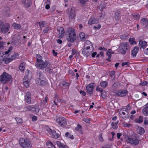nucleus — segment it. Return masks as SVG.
Segmentation results:
<instances>
[{
  "mask_svg": "<svg viewBox=\"0 0 148 148\" xmlns=\"http://www.w3.org/2000/svg\"><path fill=\"white\" fill-rule=\"evenodd\" d=\"M65 36L67 41L73 42L76 39V35L75 29L71 27H68L66 30Z\"/></svg>",
  "mask_w": 148,
  "mask_h": 148,
  "instance_id": "1",
  "label": "nucleus"
},
{
  "mask_svg": "<svg viewBox=\"0 0 148 148\" xmlns=\"http://www.w3.org/2000/svg\"><path fill=\"white\" fill-rule=\"evenodd\" d=\"M126 141L130 145L136 146L139 143L138 135L137 134H133L131 136L127 137Z\"/></svg>",
  "mask_w": 148,
  "mask_h": 148,
  "instance_id": "2",
  "label": "nucleus"
},
{
  "mask_svg": "<svg viewBox=\"0 0 148 148\" xmlns=\"http://www.w3.org/2000/svg\"><path fill=\"white\" fill-rule=\"evenodd\" d=\"M11 76L9 74L4 72L0 77V82L4 84L8 82L12 81Z\"/></svg>",
  "mask_w": 148,
  "mask_h": 148,
  "instance_id": "3",
  "label": "nucleus"
},
{
  "mask_svg": "<svg viewBox=\"0 0 148 148\" xmlns=\"http://www.w3.org/2000/svg\"><path fill=\"white\" fill-rule=\"evenodd\" d=\"M66 12L69 19L72 20L75 18L76 13V9L75 7H72L68 8L67 9Z\"/></svg>",
  "mask_w": 148,
  "mask_h": 148,
  "instance_id": "4",
  "label": "nucleus"
},
{
  "mask_svg": "<svg viewBox=\"0 0 148 148\" xmlns=\"http://www.w3.org/2000/svg\"><path fill=\"white\" fill-rule=\"evenodd\" d=\"M19 143L20 145L23 148H30L32 147L30 142L28 140H25L23 138L20 139Z\"/></svg>",
  "mask_w": 148,
  "mask_h": 148,
  "instance_id": "5",
  "label": "nucleus"
},
{
  "mask_svg": "<svg viewBox=\"0 0 148 148\" xmlns=\"http://www.w3.org/2000/svg\"><path fill=\"white\" fill-rule=\"evenodd\" d=\"M49 62L47 60H43L39 63H36L35 66L36 67L40 70H43L46 68L47 65H49Z\"/></svg>",
  "mask_w": 148,
  "mask_h": 148,
  "instance_id": "6",
  "label": "nucleus"
},
{
  "mask_svg": "<svg viewBox=\"0 0 148 148\" xmlns=\"http://www.w3.org/2000/svg\"><path fill=\"white\" fill-rule=\"evenodd\" d=\"M127 43L124 42L122 43L120 45L119 49V52L123 55H125L126 53V50L127 49Z\"/></svg>",
  "mask_w": 148,
  "mask_h": 148,
  "instance_id": "7",
  "label": "nucleus"
},
{
  "mask_svg": "<svg viewBox=\"0 0 148 148\" xmlns=\"http://www.w3.org/2000/svg\"><path fill=\"white\" fill-rule=\"evenodd\" d=\"M56 121L58 124L61 126L64 127L66 124V119L63 117L57 116L56 118Z\"/></svg>",
  "mask_w": 148,
  "mask_h": 148,
  "instance_id": "8",
  "label": "nucleus"
},
{
  "mask_svg": "<svg viewBox=\"0 0 148 148\" xmlns=\"http://www.w3.org/2000/svg\"><path fill=\"white\" fill-rule=\"evenodd\" d=\"M90 44V45L93 48V46L92 43L88 40H87L86 41L84 45V47L83 49L82 53L83 55L86 57H88L90 55L91 52L90 51H87L85 47L87 45Z\"/></svg>",
  "mask_w": 148,
  "mask_h": 148,
  "instance_id": "9",
  "label": "nucleus"
},
{
  "mask_svg": "<svg viewBox=\"0 0 148 148\" xmlns=\"http://www.w3.org/2000/svg\"><path fill=\"white\" fill-rule=\"evenodd\" d=\"M113 93L117 96L124 97L127 93L128 92L125 90H119L114 91Z\"/></svg>",
  "mask_w": 148,
  "mask_h": 148,
  "instance_id": "10",
  "label": "nucleus"
},
{
  "mask_svg": "<svg viewBox=\"0 0 148 148\" xmlns=\"http://www.w3.org/2000/svg\"><path fill=\"white\" fill-rule=\"evenodd\" d=\"M10 28V25L9 23H4L0 30V32L5 34L8 32Z\"/></svg>",
  "mask_w": 148,
  "mask_h": 148,
  "instance_id": "11",
  "label": "nucleus"
},
{
  "mask_svg": "<svg viewBox=\"0 0 148 148\" xmlns=\"http://www.w3.org/2000/svg\"><path fill=\"white\" fill-rule=\"evenodd\" d=\"M94 84V83H91L88 84L86 86V92L90 95L93 93Z\"/></svg>",
  "mask_w": 148,
  "mask_h": 148,
  "instance_id": "12",
  "label": "nucleus"
},
{
  "mask_svg": "<svg viewBox=\"0 0 148 148\" xmlns=\"http://www.w3.org/2000/svg\"><path fill=\"white\" fill-rule=\"evenodd\" d=\"M31 95L30 92H27L25 96V101L28 104H30L31 103Z\"/></svg>",
  "mask_w": 148,
  "mask_h": 148,
  "instance_id": "13",
  "label": "nucleus"
},
{
  "mask_svg": "<svg viewBox=\"0 0 148 148\" xmlns=\"http://www.w3.org/2000/svg\"><path fill=\"white\" fill-rule=\"evenodd\" d=\"M147 42L145 40H140L138 44L140 49H144L147 46Z\"/></svg>",
  "mask_w": 148,
  "mask_h": 148,
  "instance_id": "14",
  "label": "nucleus"
},
{
  "mask_svg": "<svg viewBox=\"0 0 148 148\" xmlns=\"http://www.w3.org/2000/svg\"><path fill=\"white\" fill-rule=\"evenodd\" d=\"M140 22L143 26L148 29V20L147 18H143L140 20Z\"/></svg>",
  "mask_w": 148,
  "mask_h": 148,
  "instance_id": "15",
  "label": "nucleus"
},
{
  "mask_svg": "<svg viewBox=\"0 0 148 148\" xmlns=\"http://www.w3.org/2000/svg\"><path fill=\"white\" fill-rule=\"evenodd\" d=\"M57 31L59 33V37L60 38H62L65 32L64 28L62 27H60L57 28Z\"/></svg>",
  "mask_w": 148,
  "mask_h": 148,
  "instance_id": "16",
  "label": "nucleus"
},
{
  "mask_svg": "<svg viewBox=\"0 0 148 148\" xmlns=\"http://www.w3.org/2000/svg\"><path fill=\"white\" fill-rule=\"evenodd\" d=\"M138 47H134L133 49L131 51V54L132 56L134 58L136 56L138 51Z\"/></svg>",
  "mask_w": 148,
  "mask_h": 148,
  "instance_id": "17",
  "label": "nucleus"
},
{
  "mask_svg": "<svg viewBox=\"0 0 148 148\" xmlns=\"http://www.w3.org/2000/svg\"><path fill=\"white\" fill-rule=\"evenodd\" d=\"M119 113L121 115V114H122V117L123 119H127L129 117V115H128L129 113L128 111H126V112L123 111H121V112L120 111H119Z\"/></svg>",
  "mask_w": 148,
  "mask_h": 148,
  "instance_id": "18",
  "label": "nucleus"
},
{
  "mask_svg": "<svg viewBox=\"0 0 148 148\" xmlns=\"http://www.w3.org/2000/svg\"><path fill=\"white\" fill-rule=\"evenodd\" d=\"M143 114L145 116L148 115V103H147L145 106L144 108L143 109Z\"/></svg>",
  "mask_w": 148,
  "mask_h": 148,
  "instance_id": "19",
  "label": "nucleus"
},
{
  "mask_svg": "<svg viewBox=\"0 0 148 148\" xmlns=\"http://www.w3.org/2000/svg\"><path fill=\"white\" fill-rule=\"evenodd\" d=\"M26 76L28 80H30L32 77V72L29 70H27L25 71Z\"/></svg>",
  "mask_w": 148,
  "mask_h": 148,
  "instance_id": "20",
  "label": "nucleus"
},
{
  "mask_svg": "<svg viewBox=\"0 0 148 148\" xmlns=\"http://www.w3.org/2000/svg\"><path fill=\"white\" fill-rule=\"evenodd\" d=\"M98 21L97 19L94 18H91L88 21V23L89 25L97 24L98 23Z\"/></svg>",
  "mask_w": 148,
  "mask_h": 148,
  "instance_id": "21",
  "label": "nucleus"
},
{
  "mask_svg": "<svg viewBox=\"0 0 148 148\" xmlns=\"http://www.w3.org/2000/svg\"><path fill=\"white\" fill-rule=\"evenodd\" d=\"M46 131L47 132L50 136L51 137L53 135V134L55 130L53 127H52V128L48 127Z\"/></svg>",
  "mask_w": 148,
  "mask_h": 148,
  "instance_id": "22",
  "label": "nucleus"
},
{
  "mask_svg": "<svg viewBox=\"0 0 148 148\" xmlns=\"http://www.w3.org/2000/svg\"><path fill=\"white\" fill-rule=\"evenodd\" d=\"M137 132L140 135L143 134L145 132V130L143 127H140L138 126L137 128Z\"/></svg>",
  "mask_w": 148,
  "mask_h": 148,
  "instance_id": "23",
  "label": "nucleus"
},
{
  "mask_svg": "<svg viewBox=\"0 0 148 148\" xmlns=\"http://www.w3.org/2000/svg\"><path fill=\"white\" fill-rule=\"evenodd\" d=\"M40 110L38 106H36L35 107H32L31 111L32 112L35 113H38Z\"/></svg>",
  "mask_w": 148,
  "mask_h": 148,
  "instance_id": "24",
  "label": "nucleus"
},
{
  "mask_svg": "<svg viewBox=\"0 0 148 148\" xmlns=\"http://www.w3.org/2000/svg\"><path fill=\"white\" fill-rule=\"evenodd\" d=\"M56 143L59 148H68L66 145H64L59 141H57Z\"/></svg>",
  "mask_w": 148,
  "mask_h": 148,
  "instance_id": "25",
  "label": "nucleus"
},
{
  "mask_svg": "<svg viewBox=\"0 0 148 148\" xmlns=\"http://www.w3.org/2000/svg\"><path fill=\"white\" fill-rule=\"evenodd\" d=\"M44 79H41L40 81L38 80L36 81V83L41 86H45L46 83V81L44 80Z\"/></svg>",
  "mask_w": 148,
  "mask_h": 148,
  "instance_id": "26",
  "label": "nucleus"
},
{
  "mask_svg": "<svg viewBox=\"0 0 148 148\" xmlns=\"http://www.w3.org/2000/svg\"><path fill=\"white\" fill-rule=\"evenodd\" d=\"M36 63H39L41 61H43L42 60V57L40 54H37L36 55Z\"/></svg>",
  "mask_w": 148,
  "mask_h": 148,
  "instance_id": "27",
  "label": "nucleus"
},
{
  "mask_svg": "<svg viewBox=\"0 0 148 148\" xmlns=\"http://www.w3.org/2000/svg\"><path fill=\"white\" fill-rule=\"evenodd\" d=\"M49 65L46 66V68H45V71L49 73H51L53 69L50 68L51 67V64L49 63Z\"/></svg>",
  "mask_w": 148,
  "mask_h": 148,
  "instance_id": "28",
  "label": "nucleus"
},
{
  "mask_svg": "<svg viewBox=\"0 0 148 148\" xmlns=\"http://www.w3.org/2000/svg\"><path fill=\"white\" fill-rule=\"evenodd\" d=\"M100 85L102 88H105L107 86L108 82L106 81H102L100 82Z\"/></svg>",
  "mask_w": 148,
  "mask_h": 148,
  "instance_id": "29",
  "label": "nucleus"
},
{
  "mask_svg": "<svg viewBox=\"0 0 148 148\" xmlns=\"http://www.w3.org/2000/svg\"><path fill=\"white\" fill-rule=\"evenodd\" d=\"M79 37L82 41L85 40L87 38L85 36V34L83 32L80 33L79 34Z\"/></svg>",
  "mask_w": 148,
  "mask_h": 148,
  "instance_id": "30",
  "label": "nucleus"
},
{
  "mask_svg": "<svg viewBox=\"0 0 148 148\" xmlns=\"http://www.w3.org/2000/svg\"><path fill=\"white\" fill-rule=\"evenodd\" d=\"M120 11H117L115 13L114 18L116 20H118L119 19V16L120 14Z\"/></svg>",
  "mask_w": 148,
  "mask_h": 148,
  "instance_id": "31",
  "label": "nucleus"
},
{
  "mask_svg": "<svg viewBox=\"0 0 148 148\" xmlns=\"http://www.w3.org/2000/svg\"><path fill=\"white\" fill-rule=\"evenodd\" d=\"M53 134V135L51 137L58 139H59L60 138V134L58 133H56V131H55Z\"/></svg>",
  "mask_w": 148,
  "mask_h": 148,
  "instance_id": "32",
  "label": "nucleus"
},
{
  "mask_svg": "<svg viewBox=\"0 0 148 148\" xmlns=\"http://www.w3.org/2000/svg\"><path fill=\"white\" fill-rule=\"evenodd\" d=\"M135 121L136 123H140L143 121V118L141 116L139 117L138 119H136L135 120Z\"/></svg>",
  "mask_w": 148,
  "mask_h": 148,
  "instance_id": "33",
  "label": "nucleus"
},
{
  "mask_svg": "<svg viewBox=\"0 0 148 148\" xmlns=\"http://www.w3.org/2000/svg\"><path fill=\"white\" fill-rule=\"evenodd\" d=\"M13 25H14L15 28L16 29H18L21 28V26L20 24L14 23L13 24Z\"/></svg>",
  "mask_w": 148,
  "mask_h": 148,
  "instance_id": "34",
  "label": "nucleus"
},
{
  "mask_svg": "<svg viewBox=\"0 0 148 148\" xmlns=\"http://www.w3.org/2000/svg\"><path fill=\"white\" fill-rule=\"evenodd\" d=\"M32 4V0H27V2L25 5V7L28 8Z\"/></svg>",
  "mask_w": 148,
  "mask_h": 148,
  "instance_id": "35",
  "label": "nucleus"
},
{
  "mask_svg": "<svg viewBox=\"0 0 148 148\" xmlns=\"http://www.w3.org/2000/svg\"><path fill=\"white\" fill-rule=\"evenodd\" d=\"M119 121H117L116 122L114 123L112 122V128L114 129H116L117 128V124L118 123Z\"/></svg>",
  "mask_w": 148,
  "mask_h": 148,
  "instance_id": "36",
  "label": "nucleus"
},
{
  "mask_svg": "<svg viewBox=\"0 0 148 148\" xmlns=\"http://www.w3.org/2000/svg\"><path fill=\"white\" fill-rule=\"evenodd\" d=\"M11 61L12 60H11L10 57H9V58H6L5 59L4 58V62L3 63H4L5 64H7Z\"/></svg>",
  "mask_w": 148,
  "mask_h": 148,
  "instance_id": "37",
  "label": "nucleus"
},
{
  "mask_svg": "<svg viewBox=\"0 0 148 148\" xmlns=\"http://www.w3.org/2000/svg\"><path fill=\"white\" fill-rule=\"evenodd\" d=\"M75 129L77 131H80L82 130V126L80 125L79 124H77V126L75 127Z\"/></svg>",
  "mask_w": 148,
  "mask_h": 148,
  "instance_id": "38",
  "label": "nucleus"
},
{
  "mask_svg": "<svg viewBox=\"0 0 148 148\" xmlns=\"http://www.w3.org/2000/svg\"><path fill=\"white\" fill-rule=\"evenodd\" d=\"M18 56V55L16 54H14L13 55H11V56L10 57H10L11 60L12 61L13 60L15 59Z\"/></svg>",
  "mask_w": 148,
  "mask_h": 148,
  "instance_id": "39",
  "label": "nucleus"
},
{
  "mask_svg": "<svg viewBox=\"0 0 148 148\" xmlns=\"http://www.w3.org/2000/svg\"><path fill=\"white\" fill-rule=\"evenodd\" d=\"M45 77L44 75L41 73H39V78L38 79V80H39L40 81L42 79H44Z\"/></svg>",
  "mask_w": 148,
  "mask_h": 148,
  "instance_id": "40",
  "label": "nucleus"
},
{
  "mask_svg": "<svg viewBox=\"0 0 148 148\" xmlns=\"http://www.w3.org/2000/svg\"><path fill=\"white\" fill-rule=\"evenodd\" d=\"M61 84L62 86L64 87L69 86V84L64 81H62Z\"/></svg>",
  "mask_w": 148,
  "mask_h": 148,
  "instance_id": "41",
  "label": "nucleus"
},
{
  "mask_svg": "<svg viewBox=\"0 0 148 148\" xmlns=\"http://www.w3.org/2000/svg\"><path fill=\"white\" fill-rule=\"evenodd\" d=\"M18 123H21L22 122V119L19 117H16L15 118Z\"/></svg>",
  "mask_w": 148,
  "mask_h": 148,
  "instance_id": "42",
  "label": "nucleus"
},
{
  "mask_svg": "<svg viewBox=\"0 0 148 148\" xmlns=\"http://www.w3.org/2000/svg\"><path fill=\"white\" fill-rule=\"evenodd\" d=\"M19 69L21 71H23L24 70L25 67L24 66L22 63H21L19 66Z\"/></svg>",
  "mask_w": 148,
  "mask_h": 148,
  "instance_id": "43",
  "label": "nucleus"
},
{
  "mask_svg": "<svg viewBox=\"0 0 148 148\" xmlns=\"http://www.w3.org/2000/svg\"><path fill=\"white\" fill-rule=\"evenodd\" d=\"M83 120L85 122L89 123L90 122V120L87 117L84 118L83 119Z\"/></svg>",
  "mask_w": 148,
  "mask_h": 148,
  "instance_id": "44",
  "label": "nucleus"
},
{
  "mask_svg": "<svg viewBox=\"0 0 148 148\" xmlns=\"http://www.w3.org/2000/svg\"><path fill=\"white\" fill-rule=\"evenodd\" d=\"M136 19H138L140 18V15L138 14H134L132 15Z\"/></svg>",
  "mask_w": 148,
  "mask_h": 148,
  "instance_id": "45",
  "label": "nucleus"
},
{
  "mask_svg": "<svg viewBox=\"0 0 148 148\" xmlns=\"http://www.w3.org/2000/svg\"><path fill=\"white\" fill-rule=\"evenodd\" d=\"M101 97L103 99H105L106 96V94L105 92H102L101 93Z\"/></svg>",
  "mask_w": 148,
  "mask_h": 148,
  "instance_id": "46",
  "label": "nucleus"
},
{
  "mask_svg": "<svg viewBox=\"0 0 148 148\" xmlns=\"http://www.w3.org/2000/svg\"><path fill=\"white\" fill-rule=\"evenodd\" d=\"M99 139L101 142H103V139L102 137V133H100L99 135Z\"/></svg>",
  "mask_w": 148,
  "mask_h": 148,
  "instance_id": "47",
  "label": "nucleus"
},
{
  "mask_svg": "<svg viewBox=\"0 0 148 148\" xmlns=\"http://www.w3.org/2000/svg\"><path fill=\"white\" fill-rule=\"evenodd\" d=\"M121 64L122 66H124L125 65L127 66H129L130 65V63L128 62H126L122 63Z\"/></svg>",
  "mask_w": 148,
  "mask_h": 148,
  "instance_id": "48",
  "label": "nucleus"
},
{
  "mask_svg": "<svg viewBox=\"0 0 148 148\" xmlns=\"http://www.w3.org/2000/svg\"><path fill=\"white\" fill-rule=\"evenodd\" d=\"M96 90L97 91L101 92V93L103 92V89L101 88H99V86H97Z\"/></svg>",
  "mask_w": 148,
  "mask_h": 148,
  "instance_id": "49",
  "label": "nucleus"
},
{
  "mask_svg": "<svg viewBox=\"0 0 148 148\" xmlns=\"http://www.w3.org/2000/svg\"><path fill=\"white\" fill-rule=\"evenodd\" d=\"M120 38L122 40L127 39V35L126 34L123 35L121 36Z\"/></svg>",
  "mask_w": 148,
  "mask_h": 148,
  "instance_id": "50",
  "label": "nucleus"
},
{
  "mask_svg": "<svg viewBox=\"0 0 148 148\" xmlns=\"http://www.w3.org/2000/svg\"><path fill=\"white\" fill-rule=\"evenodd\" d=\"M29 80L24 83L23 84L26 88H28L29 86Z\"/></svg>",
  "mask_w": 148,
  "mask_h": 148,
  "instance_id": "51",
  "label": "nucleus"
},
{
  "mask_svg": "<svg viewBox=\"0 0 148 148\" xmlns=\"http://www.w3.org/2000/svg\"><path fill=\"white\" fill-rule=\"evenodd\" d=\"M48 99V97H45V100H43V101L42 102V103L43 104V105H45L46 103L47 102V100Z\"/></svg>",
  "mask_w": 148,
  "mask_h": 148,
  "instance_id": "52",
  "label": "nucleus"
},
{
  "mask_svg": "<svg viewBox=\"0 0 148 148\" xmlns=\"http://www.w3.org/2000/svg\"><path fill=\"white\" fill-rule=\"evenodd\" d=\"M147 84V82L145 81H143L140 84L142 86H145Z\"/></svg>",
  "mask_w": 148,
  "mask_h": 148,
  "instance_id": "53",
  "label": "nucleus"
},
{
  "mask_svg": "<svg viewBox=\"0 0 148 148\" xmlns=\"http://www.w3.org/2000/svg\"><path fill=\"white\" fill-rule=\"evenodd\" d=\"M37 117L36 116L34 115L32 118V121H33L35 122L37 120Z\"/></svg>",
  "mask_w": 148,
  "mask_h": 148,
  "instance_id": "54",
  "label": "nucleus"
},
{
  "mask_svg": "<svg viewBox=\"0 0 148 148\" xmlns=\"http://www.w3.org/2000/svg\"><path fill=\"white\" fill-rule=\"evenodd\" d=\"M79 92L83 96H85L86 94V92H85L82 90H80Z\"/></svg>",
  "mask_w": 148,
  "mask_h": 148,
  "instance_id": "55",
  "label": "nucleus"
},
{
  "mask_svg": "<svg viewBox=\"0 0 148 148\" xmlns=\"http://www.w3.org/2000/svg\"><path fill=\"white\" fill-rule=\"evenodd\" d=\"M118 86V83H115L112 85V87L114 88H117Z\"/></svg>",
  "mask_w": 148,
  "mask_h": 148,
  "instance_id": "56",
  "label": "nucleus"
},
{
  "mask_svg": "<svg viewBox=\"0 0 148 148\" xmlns=\"http://www.w3.org/2000/svg\"><path fill=\"white\" fill-rule=\"evenodd\" d=\"M89 0H78L79 1V2L82 4H84L85 2Z\"/></svg>",
  "mask_w": 148,
  "mask_h": 148,
  "instance_id": "57",
  "label": "nucleus"
},
{
  "mask_svg": "<svg viewBox=\"0 0 148 148\" xmlns=\"http://www.w3.org/2000/svg\"><path fill=\"white\" fill-rule=\"evenodd\" d=\"M57 102L60 103H64L65 102V101L62 99H58L57 101Z\"/></svg>",
  "mask_w": 148,
  "mask_h": 148,
  "instance_id": "58",
  "label": "nucleus"
},
{
  "mask_svg": "<svg viewBox=\"0 0 148 148\" xmlns=\"http://www.w3.org/2000/svg\"><path fill=\"white\" fill-rule=\"evenodd\" d=\"M4 62V58L2 56H0V64L3 63Z\"/></svg>",
  "mask_w": 148,
  "mask_h": 148,
  "instance_id": "59",
  "label": "nucleus"
},
{
  "mask_svg": "<svg viewBox=\"0 0 148 148\" xmlns=\"http://www.w3.org/2000/svg\"><path fill=\"white\" fill-rule=\"evenodd\" d=\"M39 23L40 27L42 26V27H45V26L44 21H42L40 23Z\"/></svg>",
  "mask_w": 148,
  "mask_h": 148,
  "instance_id": "60",
  "label": "nucleus"
},
{
  "mask_svg": "<svg viewBox=\"0 0 148 148\" xmlns=\"http://www.w3.org/2000/svg\"><path fill=\"white\" fill-rule=\"evenodd\" d=\"M4 42L3 41L0 42V48L3 47Z\"/></svg>",
  "mask_w": 148,
  "mask_h": 148,
  "instance_id": "61",
  "label": "nucleus"
},
{
  "mask_svg": "<svg viewBox=\"0 0 148 148\" xmlns=\"http://www.w3.org/2000/svg\"><path fill=\"white\" fill-rule=\"evenodd\" d=\"M99 49L100 50H103L104 51H106L107 50V49L104 48V47H99Z\"/></svg>",
  "mask_w": 148,
  "mask_h": 148,
  "instance_id": "62",
  "label": "nucleus"
},
{
  "mask_svg": "<svg viewBox=\"0 0 148 148\" xmlns=\"http://www.w3.org/2000/svg\"><path fill=\"white\" fill-rule=\"evenodd\" d=\"M147 48L144 50V53L146 55H148V46H147Z\"/></svg>",
  "mask_w": 148,
  "mask_h": 148,
  "instance_id": "63",
  "label": "nucleus"
},
{
  "mask_svg": "<svg viewBox=\"0 0 148 148\" xmlns=\"http://www.w3.org/2000/svg\"><path fill=\"white\" fill-rule=\"evenodd\" d=\"M49 29H48V27H46L43 30V32L44 33H47Z\"/></svg>",
  "mask_w": 148,
  "mask_h": 148,
  "instance_id": "64",
  "label": "nucleus"
}]
</instances>
